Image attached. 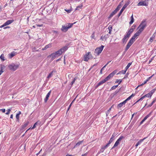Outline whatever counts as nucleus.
<instances>
[{"label": "nucleus", "mask_w": 156, "mask_h": 156, "mask_svg": "<svg viewBox=\"0 0 156 156\" xmlns=\"http://www.w3.org/2000/svg\"><path fill=\"white\" fill-rule=\"evenodd\" d=\"M146 26L147 24L146 21L145 20H143L137 28V29H139L138 31L141 33L146 27Z\"/></svg>", "instance_id": "nucleus-1"}, {"label": "nucleus", "mask_w": 156, "mask_h": 156, "mask_svg": "<svg viewBox=\"0 0 156 156\" xmlns=\"http://www.w3.org/2000/svg\"><path fill=\"white\" fill-rule=\"evenodd\" d=\"M75 23H67L68 24L67 26H66L65 25H62V27L61 29V30L64 32H66L68 30L69 28H71L73 24H75Z\"/></svg>", "instance_id": "nucleus-2"}, {"label": "nucleus", "mask_w": 156, "mask_h": 156, "mask_svg": "<svg viewBox=\"0 0 156 156\" xmlns=\"http://www.w3.org/2000/svg\"><path fill=\"white\" fill-rule=\"evenodd\" d=\"M104 46L101 45L100 47L97 48L94 51V55L96 56L98 55L102 51Z\"/></svg>", "instance_id": "nucleus-3"}, {"label": "nucleus", "mask_w": 156, "mask_h": 156, "mask_svg": "<svg viewBox=\"0 0 156 156\" xmlns=\"http://www.w3.org/2000/svg\"><path fill=\"white\" fill-rule=\"evenodd\" d=\"M19 66V65L12 63L9 66L8 68L9 69L14 71L18 68Z\"/></svg>", "instance_id": "nucleus-4"}, {"label": "nucleus", "mask_w": 156, "mask_h": 156, "mask_svg": "<svg viewBox=\"0 0 156 156\" xmlns=\"http://www.w3.org/2000/svg\"><path fill=\"white\" fill-rule=\"evenodd\" d=\"M69 45V44H67L66 46L58 50V52L60 53V55H61L63 53L66 51L68 49V46Z\"/></svg>", "instance_id": "nucleus-5"}, {"label": "nucleus", "mask_w": 156, "mask_h": 156, "mask_svg": "<svg viewBox=\"0 0 156 156\" xmlns=\"http://www.w3.org/2000/svg\"><path fill=\"white\" fill-rule=\"evenodd\" d=\"M93 58L92 55L90 54V52H88L87 53H86L84 56V61H88V60L92 59Z\"/></svg>", "instance_id": "nucleus-6"}, {"label": "nucleus", "mask_w": 156, "mask_h": 156, "mask_svg": "<svg viewBox=\"0 0 156 156\" xmlns=\"http://www.w3.org/2000/svg\"><path fill=\"white\" fill-rule=\"evenodd\" d=\"M60 53L58 52V51L55 53H53L48 56V57H51V60H53L57 56L60 55Z\"/></svg>", "instance_id": "nucleus-7"}, {"label": "nucleus", "mask_w": 156, "mask_h": 156, "mask_svg": "<svg viewBox=\"0 0 156 156\" xmlns=\"http://www.w3.org/2000/svg\"><path fill=\"white\" fill-rule=\"evenodd\" d=\"M148 0H145L139 2V3L137 5L138 6H147L148 5Z\"/></svg>", "instance_id": "nucleus-8"}, {"label": "nucleus", "mask_w": 156, "mask_h": 156, "mask_svg": "<svg viewBox=\"0 0 156 156\" xmlns=\"http://www.w3.org/2000/svg\"><path fill=\"white\" fill-rule=\"evenodd\" d=\"M128 4L126 3L123 6L122 9L120 10L119 12V13L118 15V17H119L121 15L122 13L123 12V11L124 10V9H125V8L127 7V6L128 5Z\"/></svg>", "instance_id": "nucleus-9"}, {"label": "nucleus", "mask_w": 156, "mask_h": 156, "mask_svg": "<svg viewBox=\"0 0 156 156\" xmlns=\"http://www.w3.org/2000/svg\"><path fill=\"white\" fill-rule=\"evenodd\" d=\"M133 43L131 41H129L128 43L126 46L125 52L126 51L128 50L129 49V47Z\"/></svg>", "instance_id": "nucleus-10"}, {"label": "nucleus", "mask_w": 156, "mask_h": 156, "mask_svg": "<svg viewBox=\"0 0 156 156\" xmlns=\"http://www.w3.org/2000/svg\"><path fill=\"white\" fill-rule=\"evenodd\" d=\"M117 72V70L116 69L114 70L113 71L112 73H110L108 75V76H109L110 78H111Z\"/></svg>", "instance_id": "nucleus-11"}, {"label": "nucleus", "mask_w": 156, "mask_h": 156, "mask_svg": "<svg viewBox=\"0 0 156 156\" xmlns=\"http://www.w3.org/2000/svg\"><path fill=\"white\" fill-rule=\"evenodd\" d=\"M117 72V70L116 69L114 70L113 71L112 73H110L108 75V76H109L110 78H111Z\"/></svg>", "instance_id": "nucleus-12"}, {"label": "nucleus", "mask_w": 156, "mask_h": 156, "mask_svg": "<svg viewBox=\"0 0 156 156\" xmlns=\"http://www.w3.org/2000/svg\"><path fill=\"white\" fill-rule=\"evenodd\" d=\"M51 91H50L46 95V97L44 99V101L45 102H46L48 99V98L49 97L50 94L51 93Z\"/></svg>", "instance_id": "nucleus-13"}, {"label": "nucleus", "mask_w": 156, "mask_h": 156, "mask_svg": "<svg viewBox=\"0 0 156 156\" xmlns=\"http://www.w3.org/2000/svg\"><path fill=\"white\" fill-rule=\"evenodd\" d=\"M117 11L116 9L115 10H114L113 12H112L108 18H112L115 14L117 12H118Z\"/></svg>", "instance_id": "nucleus-14"}, {"label": "nucleus", "mask_w": 156, "mask_h": 156, "mask_svg": "<svg viewBox=\"0 0 156 156\" xmlns=\"http://www.w3.org/2000/svg\"><path fill=\"white\" fill-rule=\"evenodd\" d=\"M56 72H57V71L56 70H55V69L53 70L50 73H49L48 75L47 76V78L49 79L53 75V73H56Z\"/></svg>", "instance_id": "nucleus-15"}, {"label": "nucleus", "mask_w": 156, "mask_h": 156, "mask_svg": "<svg viewBox=\"0 0 156 156\" xmlns=\"http://www.w3.org/2000/svg\"><path fill=\"white\" fill-rule=\"evenodd\" d=\"M129 38L126 35L124 36L122 40V41L123 43H126L128 39Z\"/></svg>", "instance_id": "nucleus-16"}, {"label": "nucleus", "mask_w": 156, "mask_h": 156, "mask_svg": "<svg viewBox=\"0 0 156 156\" xmlns=\"http://www.w3.org/2000/svg\"><path fill=\"white\" fill-rule=\"evenodd\" d=\"M16 52L14 51H13L9 54V57L10 58H11L14 56L16 55Z\"/></svg>", "instance_id": "nucleus-17"}, {"label": "nucleus", "mask_w": 156, "mask_h": 156, "mask_svg": "<svg viewBox=\"0 0 156 156\" xmlns=\"http://www.w3.org/2000/svg\"><path fill=\"white\" fill-rule=\"evenodd\" d=\"M123 0H122L121 2H120L119 5H118V6L116 9L117 10L119 11L120 9L121 8V7H122V5L123 4Z\"/></svg>", "instance_id": "nucleus-18"}, {"label": "nucleus", "mask_w": 156, "mask_h": 156, "mask_svg": "<svg viewBox=\"0 0 156 156\" xmlns=\"http://www.w3.org/2000/svg\"><path fill=\"white\" fill-rule=\"evenodd\" d=\"M146 137H145L142 139H140V140L136 144L135 146L137 147L138 145L140 144L141 143L144 141V140L146 139Z\"/></svg>", "instance_id": "nucleus-19"}, {"label": "nucleus", "mask_w": 156, "mask_h": 156, "mask_svg": "<svg viewBox=\"0 0 156 156\" xmlns=\"http://www.w3.org/2000/svg\"><path fill=\"white\" fill-rule=\"evenodd\" d=\"M126 103V101H124L123 102L120 103L117 106V108H119L121 107L123 105H125Z\"/></svg>", "instance_id": "nucleus-20"}, {"label": "nucleus", "mask_w": 156, "mask_h": 156, "mask_svg": "<svg viewBox=\"0 0 156 156\" xmlns=\"http://www.w3.org/2000/svg\"><path fill=\"white\" fill-rule=\"evenodd\" d=\"M14 21L13 20H8L7 21H6V22H5V25L6 26L8 25H9L10 24H11Z\"/></svg>", "instance_id": "nucleus-21"}, {"label": "nucleus", "mask_w": 156, "mask_h": 156, "mask_svg": "<svg viewBox=\"0 0 156 156\" xmlns=\"http://www.w3.org/2000/svg\"><path fill=\"white\" fill-rule=\"evenodd\" d=\"M51 47V44H48L46 45L44 48H43L42 49V50H45L47 48H50Z\"/></svg>", "instance_id": "nucleus-22"}, {"label": "nucleus", "mask_w": 156, "mask_h": 156, "mask_svg": "<svg viewBox=\"0 0 156 156\" xmlns=\"http://www.w3.org/2000/svg\"><path fill=\"white\" fill-rule=\"evenodd\" d=\"M29 122L28 121H27L26 122H24V124L22 126V128L23 129H24L25 127H26L29 124Z\"/></svg>", "instance_id": "nucleus-23"}, {"label": "nucleus", "mask_w": 156, "mask_h": 156, "mask_svg": "<svg viewBox=\"0 0 156 156\" xmlns=\"http://www.w3.org/2000/svg\"><path fill=\"white\" fill-rule=\"evenodd\" d=\"M77 96L78 95H77L76 96V97H75V98L74 99V100L72 101L71 102V104H70V105H69V107L68 108V109H67V112H68V111L69 110V109H70V107H71V105H72L73 103V102L75 101V100H76V98H77Z\"/></svg>", "instance_id": "nucleus-24"}, {"label": "nucleus", "mask_w": 156, "mask_h": 156, "mask_svg": "<svg viewBox=\"0 0 156 156\" xmlns=\"http://www.w3.org/2000/svg\"><path fill=\"white\" fill-rule=\"evenodd\" d=\"M124 138V137L123 136H121L116 141L119 144L122 140Z\"/></svg>", "instance_id": "nucleus-25"}, {"label": "nucleus", "mask_w": 156, "mask_h": 156, "mask_svg": "<svg viewBox=\"0 0 156 156\" xmlns=\"http://www.w3.org/2000/svg\"><path fill=\"white\" fill-rule=\"evenodd\" d=\"M40 123V122H39V121H37L34 123L32 127L31 128V129H34L36 127V126L38 124H39Z\"/></svg>", "instance_id": "nucleus-26"}, {"label": "nucleus", "mask_w": 156, "mask_h": 156, "mask_svg": "<svg viewBox=\"0 0 156 156\" xmlns=\"http://www.w3.org/2000/svg\"><path fill=\"white\" fill-rule=\"evenodd\" d=\"M155 33H154L152 37L150 38L149 40L151 42H152L153 40L155 38Z\"/></svg>", "instance_id": "nucleus-27"}, {"label": "nucleus", "mask_w": 156, "mask_h": 156, "mask_svg": "<svg viewBox=\"0 0 156 156\" xmlns=\"http://www.w3.org/2000/svg\"><path fill=\"white\" fill-rule=\"evenodd\" d=\"M134 21V19L133 16V15H132V16L131 17V20L130 22L129 23L130 25H131L132 24Z\"/></svg>", "instance_id": "nucleus-28"}, {"label": "nucleus", "mask_w": 156, "mask_h": 156, "mask_svg": "<svg viewBox=\"0 0 156 156\" xmlns=\"http://www.w3.org/2000/svg\"><path fill=\"white\" fill-rule=\"evenodd\" d=\"M4 67V66L3 65H0V68H1V70H0V73H1V74H2L3 72V69Z\"/></svg>", "instance_id": "nucleus-29"}, {"label": "nucleus", "mask_w": 156, "mask_h": 156, "mask_svg": "<svg viewBox=\"0 0 156 156\" xmlns=\"http://www.w3.org/2000/svg\"><path fill=\"white\" fill-rule=\"evenodd\" d=\"M83 5L82 4L76 7V8L75 9V10H79L80 9H81Z\"/></svg>", "instance_id": "nucleus-30"}, {"label": "nucleus", "mask_w": 156, "mask_h": 156, "mask_svg": "<svg viewBox=\"0 0 156 156\" xmlns=\"http://www.w3.org/2000/svg\"><path fill=\"white\" fill-rule=\"evenodd\" d=\"M105 82L104 81V80H103L101 81H100L98 83V84L97 87L101 85V84H103V83H104Z\"/></svg>", "instance_id": "nucleus-31"}, {"label": "nucleus", "mask_w": 156, "mask_h": 156, "mask_svg": "<svg viewBox=\"0 0 156 156\" xmlns=\"http://www.w3.org/2000/svg\"><path fill=\"white\" fill-rule=\"evenodd\" d=\"M152 95L150 94V93L149 92V93H147V94H145L144 95V98L145 97H148V98H151V96Z\"/></svg>", "instance_id": "nucleus-32"}, {"label": "nucleus", "mask_w": 156, "mask_h": 156, "mask_svg": "<svg viewBox=\"0 0 156 156\" xmlns=\"http://www.w3.org/2000/svg\"><path fill=\"white\" fill-rule=\"evenodd\" d=\"M83 141L82 140V141H80L77 142L76 144L75 145V146H74V147L75 148V147H77L78 146H79L80 145V144H82Z\"/></svg>", "instance_id": "nucleus-33"}, {"label": "nucleus", "mask_w": 156, "mask_h": 156, "mask_svg": "<svg viewBox=\"0 0 156 156\" xmlns=\"http://www.w3.org/2000/svg\"><path fill=\"white\" fill-rule=\"evenodd\" d=\"M136 37L134 36H133L131 39L130 40V41H131L133 43L134 41H135V39Z\"/></svg>", "instance_id": "nucleus-34"}, {"label": "nucleus", "mask_w": 156, "mask_h": 156, "mask_svg": "<svg viewBox=\"0 0 156 156\" xmlns=\"http://www.w3.org/2000/svg\"><path fill=\"white\" fill-rule=\"evenodd\" d=\"M119 144V143H118V142L116 141L113 147L112 148V149H113L115 148V147H117V146H118Z\"/></svg>", "instance_id": "nucleus-35"}, {"label": "nucleus", "mask_w": 156, "mask_h": 156, "mask_svg": "<svg viewBox=\"0 0 156 156\" xmlns=\"http://www.w3.org/2000/svg\"><path fill=\"white\" fill-rule=\"evenodd\" d=\"M141 33H140L138 31L135 33V34H134V36L136 37L139 36Z\"/></svg>", "instance_id": "nucleus-36"}, {"label": "nucleus", "mask_w": 156, "mask_h": 156, "mask_svg": "<svg viewBox=\"0 0 156 156\" xmlns=\"http://www.w3.org/2000/svg\"><path fill=\"white\" fill-rule=\"evenodd\" d=\"M131 64L132 62L129 63L127 65V66L125 67V69L127 70Z\"/></svg>", "instance_id": "nucleus-37"}, {"label": "nucleus", "mask_w": 156, "mask_h": 156, "mask_svg": "<svg viewBox=\"0 0 156 156\" xmlns=\"http://www.w3.org/2000/svg\"><path fill=\"white\" fill-rule=\"evenodd\" d=\"M144 96H143L142 97H141L138 100H137L134 104H135L137 103L138 102H139L140 101L142 100L144 98Z\"/></svg>", "instance_id": "nucleus-38"}, {"label": "nucleus", "mask_w": 156, "mask_h": 156, "mask_svg": "<svg viewBox=\"0 0 156 156\" xmlns=\"http://www.w3.org/2000/svg\"><path fill=\"white\" fill-rule=\"evenodd\" d=\"M120 89L119 90H116L113 93V96H114L119 91Z\"/></svg>", "instance_id": "nucleus-39"}, {"label": "nucleus", "mask_w": 156, "mask_h": 156, "mask_svg": "<svg viewBox=\"0 0 156 156\" xmlns=\"http://www.w3.org/2000/svg\"><path fill=\"white\" fill-rule=\"evenodd\" d=\"M156 90V88H154L149 93L152 95L155 92Z\"/></svg>", "instance_id": "nucleus-40"}, {"label": "nucleus", "mask_w": 156, "mask_h": 156, "mask_svg": "<svg viewBox=\"0 0 156 156\" xmlns=\"http://www.w3.org/2000/svg\"><path fill=\"white\" fill-rule=\"evenodd\" d=\"M148 81L147 80H146L143 83H142L141 85H138L137 87H136V88H137L138 87H140V86H143V85H144V84H146L147 82Z\"/></svg>", "instance_id": "nucleus-41"}, {"label": "nucleus", "mask_w": 156, "mask_h": 156, "mask_svg": "<svg viewBox=\"0 0 156 156\" xmlns=\"http://www.w3.org/2000/svg\"><path fill=\"white\" fill-rule=\"evenodd\" d=\"M32 50H33V51H39V49H37V48L34 47L32 48Z\"/></svg>", "instance_id": "nucleus-42"}, {"label": "nucleus", "mask_w": 156, "mask_h": 156, "mask_svg": "<svg viewBox=\"0 0 156 156\" xmlns=\"http://www.w3.org/2000/svg\"><path fill=\"white\" fill-rule=\"evenodd\" d=\"M0 58L1 60L2 61H4L5 60V59H4V57L3 54H2L1 55L0 57Z\"/></svg>", "instance_id": "nucleus-43"}, {"label": "nucleus", "mask_w": 156, "mask_h": 156, "mask_svg": "<svg viewBox=\"0 0 156 156\" xmlns=\"http://www.w3.org/2000/svg\"><path fill=\"white\" fill-rule=\"evenodd\" d=\"M76 80V78H74L73 79V81H72V82L70 83V85L71 86H72V85L73 84V83L75 82V81Z\"/></svg>", "instance_id": "nucleus-44"}, {"label": "nucleus", "mask_w": 156, "mask_h": 156, "mask_svg": "<svg viewBox=\"0 0 156 156\" xmlns=\"http://www.w3.org/2000/svg\"><path fill=\"white\" fill-rule=\"evenodd\" d=\"M110 79V78L109 77V76H108L107 77H106V78L105 79H104L103 80H104L105 82L109 80Z\"/></svg>", "instance_id": "nucleus-45"}, {"label": "nucleus", "mask_w": 156, "mask_h": 156, "mask_svg": "<svg viewBox=\"0 0 156 156\" xmlns=\"http://www.w3.org/2000/svg\"><path fill=\"white\" fill-rule=\"evenodd\" d=\"M118 85H117L113 86V87H112L110 90H113L115 89L116 88H117L118 87Z\"/></svg>", "instance_id": "nucleus-46"}, {"label": "nucleus", "mask_w": 156, "mask_h": 156, "mask_svg": "<svg viewBox=\"0 0 156 156\" xmlns=\"http://www.w3.org/2000/svg\"><path fill=\"white\" fill-rule=\"evenodd\" d=\"M114 140V138L111 137L108 142V143L110 144Z\"/></svg>", "instance_id": "nucleus-47"}, {"label": "nucleus", "mask_w": 156, "mask_h": 156, "mask_svg": "<svg viewBox=\"0 0 156 156\" xmlns=\"http://www.w3.org/2000/svg\"><path fill=\"white\" fill-rule=\"evenodd\" d=\"M131 33H130V32H129V31H128L127 32H126V35L129 37H129H130V35L131 34Z\"/></svg>", "instance_id": "nucleus-48"}, {"label": "nucleus", "mask_w": 156, "mask_h": 156, "mask_svg": "<svg viewBox=\"0 0 156 156\" xmlns=\"http://www.w3.org/2000/svg\"><path fill=\"white\" fill-rule=\"evenodd\" d=\"M122 81V80H117L115 81V83L119 82V84Z\"/></svg>", "instance_id": "nucleus-49"}, {"label": "nucleus", "mask_w": 156, "mask_h": 156, "mask_svg": "<svg viewBox=\"0 0 156 156\" xmlns=\"http://www.w3.org/2000/svg\"><path fill=\"white\" fill-rule=\"evenodd\" d=\"M152 113V112H151L149 114L147 115L145 117L147 119L151 116Z\"/></svg>", "instance_id": "nucleus-50"}, {"label": "nucleus", "mask_w": 156, "mask_h": 156, "mask_svg": "<svg viewBox=\"0 0 156 156\" xmlns=\"http://www.w3.org/2000/svg\"><path fill=\"white\" fill-rule=\"evenodd\" d=\"M104 36V37H105V40H106L109 37V35L108 34H107Z\"/></svg>", "instance_id": "nucleus-51"}, {"label": "nucleus", "mask_w": 156, "mask_h": 156, "mask_svg": "<svg viewBox=\"0 0 156 156\" xmlns=\"http://www.w3.org/2000/svg\"><path fill=\"white\" fill-rule=\"evenodd\" d=\"M132 97L130 96L129 97L126 99L125 100H124L125 101H126V103L127 101L129 100H130Z\"/></svg>", "instance_id": "nucleus-52"}, {"label": "nucleus", "mask_w": 156, "mask_h": 156, "mask_svg": "<svg viewBox=\"0 0 156 156\" xmlns=\"http://www.w3.org/2000/svg\"><path fill=\"white\" fill-rule=\"evenodd\" d=\"M112 107L110 108L106 112V115H107L108 114H109L110 113V111L111 110Z\"/></svg>", "instance_id": "nucleus-53"}, {"label": "nucleus", "mask_w": 156, "mask_h": 156, "mask_svg": "<svg viewBox=\"0 0 156 156\" xmlns=\"http://www.w3.org/2000/svg\"><path fill=\"white\" fill-rule=\"evenodd\" d=\"M105 66H103V67L101 68V70H100V74H102V71L103 70V69H104V68H105Z\"/></svg>", "instance_id": "nucleus-54"}, {"label": "nucleus", "mask_w": 156, "mask_h": 156, "mask_svg": "<svg viewBox=\"0 0 156 156\" xmlns=\"http://www.w3.org/2000/svg\"><path fill=\"white\" fill-rule=\"evenodd\" d=\"M116 135V133H113V134H112V136H111V137L114 138L115 137Z\"/></svg>", "instance_id": "nucleus-55"}, {"label": "nucleus", "mask_w": 156, "mask_h": 156, "mask_svg": "<svg viewBox=\"0 0 156 156\" xmlns=\"http://www.w3.org/2000/svg\"><path fill=\"white\" fill-rule=\"evenodd\" d=\"M109 31H112V27L111 26H109L108 28Z\"/></svg>", "instance_id": "nucleus-56"}, {"label": "nucleus", "mask_w": 156, "mask_h": 156, "mask_svg": "<svg viewBox=\"0 0 156 156\" xmlns=\"http://www.w3.org/2000/svg\"><path fill=\"white\" fill-rule=\"evenodd\" d=\"M133 30H133V28H130L128 30V31H129V32H130L131 33H132L133 31Z\"/></svg>", "instance_id": "nucleus-57"}, {"label": "nucleus", "mask_w": 156, "mask_h": 156, "mask_svg": "<svg viewBox=\"0 0 156 156\" xmlns=\"http://www.w3.org/2000/svg\"><path fill=\"white\" fill-rule=\"evenodd\" d=\"M10 111H11V110L10 109H8L7 110V112L6 113H5V114H7V115H8V114H9Z\"/></svg>", "instance_id": "nucleus-58"}, {"label": "nucleus", "mask_w": 156, "mask_h": 156, "mask_svg": "<svg viewBox=\"0 0 156 156\" xmlns=\"http://www.w3.org/2000/svg\"><path fill=\"white\" fill-rule=\"evenodd\" d=\"M110 144H109L108 143L107 144H106L105 146H104V147H104V148H105V149L107 147H108V146H109V145Z\"/></svg>", "instance_id": "nucleus-59"}, {"label": "nucleus", "mask_w": 156, "mask_h": 156, "mask_svg": "<svg viewBox=\"0 0 156 156\" xmlns=\"http://www.w3.org/2000/svg\"><path fill=\"white\" fill-rule=\"evenodd\" d=\"M105 149V148H104V147H102V148H101V149L100 150V152H103Z\"/></svg>", "instance_id": "nucleus-60"}, {"label": "nucleus", "mask_w": 156, "mask_h": 156, "mask_svg": "<svg viewBox=\"0 0 156 156\" xmlns=\"http://www.w3.org/2000/svg\"><path fill=\"white\" fill-rule=\"evenodd\" d=\"M65 11L67 12L68 13H69L71 12V9L66 10V9H65Z\"/></svg>", "instance_id": "nucleus-61"}, {"label": "nucleus", "mask_w": 156, "mask_h": 156, "mask_svg": "<svg viewBox=\"0 0 156 156\" xmlns=\"http://www.w3.org/2000/svg\"><path fill=\"white\" fill-rule=\"evenodd\" d=\"M154 74H153L152 76H151L149 77L147 79V80L148 81L150 79H151V78L152 77L154 76Z\"/></svg>", "instance_id": "nucleus-62"}, {"label": "nucleus", "mask_w": 156, "mask_h": 156, "mask_svg": "<svg viewBox=\"0 0 156 156\" xmlns=\"http://www.w3.org/2000/svg\"><path fill=\"white\" fill-rule=\"evenodd\" d=\"M19 114H16V118L18 120L19 119Z\"/></svg>", "instance_id": "nucleus-63"}, {"label": "nucleus", "mask_w": 156, "mask_h": 156, "mask_svg": "<svg viewBox=\"0 0 156 156\" xmlns=\"http://www.w3.org/2000/svg\"><path fill=\"white\" fill-rule=\"evenodd\" d=\"M126 69H125V70H122V73L123 74H125L126 73Z\"/></svg>", "instance_id": "nucleus-64"}]
</instances>
